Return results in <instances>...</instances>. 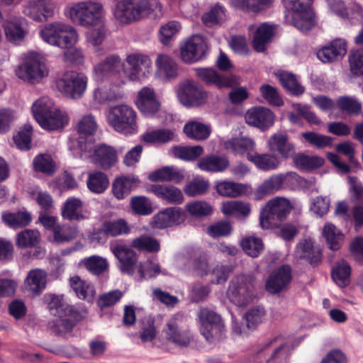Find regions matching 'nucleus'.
<instances>
[{"label": "nucleus", "instance_id": "nucleus-1", "mask_svg": "<svg viewBox=\"0 0 363 363\" xmlns=\"http://www.w3.org/2000/svg\"><path fill=\"white\" fill-rule=\"evenodd\" d=\"M32 112L41 128L49 130L62 129L67 124L68 118L57 108L48 97H41L32 106Z\"/></svg>", "mask_w": 363, "mask_h": 363}, {"label": "nucleus", "instance_id": "nucleus-2", "mask_svg": "<svg viewBox=\"0 0 363 363\" xmlns=\"http://www.w3.org/2000/svg\"><path fill=\"white\" fill-rule=\"evenodd\" d=\"M108 58H112L113 62L108 63L113 74L123 72L129 80L140 81L145 79L151 70V60L147 55L143 54H130L126 57V62L130 66L128 69H125L124 62L118 55H110Z\"/></svg>", "mask_w": 363, "mask_h": 363}, {"label": "nucleus", "instance_id": "nucleus-3", "mask_svg": "<svg viewBox=\"0 0 363 363\" xmlns=\"http://www.w3.org/2000/svg\"><path fill=\"white\" fill-rule=\"evenodd\" d=\"M136 111L130 106L119 104L109 108L107 121L117 133L128 136L138 131Z\"/></svg>", "mask_w": 363, "mask_h": 363}, {"label": "nucleus", "instance_id": "nucleus-4", "mask_svg": "<svg viewBox=\"0 0 363 363\" xmlns=\"http://www.w3.org/2000/svg\"><path fill=\"white\" fill-rule=\"evenodd\" d=\"M152 11L150 0H120L115 5L113 15L120 23L130 25L147 18Z\"/></svg>", "mask_w": 363, "mask_h": 363}, {"label": "nucleus", "instance_id": "nucleus-5", "mask_svg": "<svg viewBox=\"0 0 363 363\" xmlns=\"http://www.w3.org/2000/svg\"><path fill=\"white\" fill-rule=\"evenodd\" d=\"M291 339L277 336L261 344L254 356L255 360L265 363H286L291 350Z\"/></svg>", "mask_w": 363, "mask_h": 363}, {"label": "nucleus", "instance_id": "nucleus-6", "mask_svg": "<svg viewBox=\"0 0 363 363\" xmlns=\"http://www.w3.org/2000/svg\"><path fill=\"white\" fill-rule=\"evenodd\" d=\"M313 0H282L288 12L286 17L291 15L290 23L302 32L309 30L315 24L314 14L311 10Z\"/></svg>", "mask_w": 363, "mask_h": 363}, {"label": "nucleus", "instance_id": "nucleus-7", "mask_svg": "<svg viewBox=\"0 0 363 363\" xmlns=\"http://www.w3.org/2000/svg\"><path fill=\"white\" fill-rule=\"evenodd\" d=\"M199 330L210 343L223 339L226 329L221 316L208 308H201L197 313Z\"/></svg>", "mask_w": 363, "mask_h": 363}, {"label": "nucleus", "instance_id": "nucleus-8", "mask_svg": "<svg viewBox=\"0 0 363 363\" xmlns=\"http://www.w3.org/2000/svg\"><path fill=\"white\" fill-rule=\"evenodd\" d=\"M40 35L44 41L61 48H72L77 38L72 26L60 22L46 24Z\"/></svg>", "mask_w": 363, "mask_h": 363}, {"label": "nucleus", "instance_id": "nucleus-9", "mask_svg": "<svg viewBox=\"0 0 363 363\" xmlns=\"http://www.w3.org/2000/svg\"><path fill=\"white\" fill-rule=\"evenodd\" d=\"M291 206L284 198H276L267 202L261 210L259 225L262 229H269L276 226L290 213Z\"/></svg>", "mask_w": 363, "mask_h": 363}, {"label": "nucleus", "instance_id": "nucleus-10", "mask_svg": "<svg viewBox=\"0 0 363 363\" xmlns=\"http://www.w3.org/2000/svg\"><path fill=\"white\" fill-rule=\"evenodd\" d=\"M253 288L254 277L252 275L239 274L230 281L227 296L236 306H246L252 298Z\"/></svg>", "mask_w": 363, "mask_h": 363}, {"label": "nucleus", "instance_id": "nucleus-11", "mask_svg": "<svg viewBox=\"0 0 363 363\" xmlns=\"http://www.w3.org/2000/svg\"><path fill=\"white\" fill-rule=\"evenodd\" d=\"M88 78L82 73L69 71L56 81L57 90L65 97L79 99L86 89Z\"/></svg>", "mask_w": 363, "mask_h": 363}, {"label": "nucleus", "instance_id": "nucleus-12", "mask_svg": "<svg viewBox=\"0 0 363 363\" xmlns=\"http://www.w3.org/2000/svg\"><path fill=\"white\" fill-rule=\"evenodd\" d=\"M101 9L100 4L79 2L69 9V16L74 23L79 26H95L101 21Z\"/></svg>", "mask_w": 363, "mask_h": 363}, {"label": "nucleus", "instance_id": "nucleus-13", "mask_svg": "<svg viewBox=\"0 0 363 363\" xmlns=\"http://www.w3.org/2000/svg\"><path fill=\"white\" fill-rule=\"evenodd\" d=\"M185 323L184 314L177 313L171 318L163 330L168 340L182 347H188L192 340L191 333L185 327Z\"/></svg>", "mask_w": 363, "mask_h": 363}, {"label": "nucleus", "instance_id": "nucleus-14", "mask_svg": "<svg viewBox=\"0 0 363 363\" xmlns=\"http://www.w3.org/2000/svg\"><path fill=\"white\" fill-rule=\"evenodd\" d=\"M18 78L34 82L47 75L45 65L43 58L37 53H33L16 71Z\"/></svg>", "mask_w": 363, "mask_h": 363}, {"label": "nucleus", "instance_id": "nucleus-15", "mask_svg": "<svg viewBox=\"0 0 363 363\" xmlns=\"http://www.w3.org/2000/svg\"><path fill=\"white\" fill-rule=\"evenodd\" d=\"M177 96L184 106L197 107L205 104L207 94L193 81L186 80L181 84Z\"/></svg>", "mask_w": 363, "mask_h": 363}, {"label": "nucleus", "instance_id": "nucleus-16", "mask_svg": "<svg viewBox=\"0 0 363 363\" xmlns=\"http://www.w3.org/2000/svg\"><path fill=\"white\" fill-rule=\"evenodd\" d=\"M292 280L291 268L283 264L273 271L265 282V289L271 294H277L286 290Z\"/></svg>", "mask_w": 363, "mask_h": 363}, {"label": "nucleus", "instance_id": "nucleus-17", "mask_svg": "<svg viewBox=\"0 0 363 363\" xmlns=\"http://www.w3.org/2000/svg\"><path fill=\"white\" fill-rule=\"evenodd\" d=\"M206 49L203 38L201 35H194L181 45L182 60L189 64L198 62L205 55Z\"/></svg>", "mask_w": 363, "mask_h": 363}, {"label": "nucleus", "instance_id": "nucleus-18", "mask_svg": "<svg viewBox=\"0 0 363 363\" xmlns=\"http://www.w3.org/2000/svg\"><path fill=\"white\" fill-rule=\"evenodd\" d=\"M76 128L79 134L77 138L79 148L82 152H89L91 149L93 135L97 128L94 116H84L77 123Z\"/></svg>", "mask_w": 363, "mask_h": 363}, {"label": "nucleus", "instance_id": "nucleus-19", "mask_svg": "<svg viewBox=\"0 0 363 363\" xmlns=\"http://www.w3.org/2000/svg\"><path fill=\"white\" fill-rule=\"evenodd\" d=\"M135 105L145 116H152L159 111V101L153 89L143 87L138 94Z\"/></svg>", "mask_w": 363, "mask_h": 363}, {"label": "nucleus", "instance_id": "nucleus-20", "mask_svg": "<svg viewBox=\"0 0 363 363\" xmlns=\"http://www.w3.org/2000/svg\"><path fill=\"white\" fill-rule=\"evenodd\" d=\"M112 252L119 261L121 272L133 275L137 267V253L132 249L123 245L115 246L112 249Z\"/></svg>", "mask_w": 363, "mask_h": 363}, {"label": "nucleus", "instance_id": "nucleus-21", "mask_svg": "<svg viewBox=\"0 0 363 363\" xmlns=\"http://www.w3.org/2000/svg\"><path fill=\"white\" fill-rule=\"evenodd\" d=\"M347 52L345 40L337 38L318 50L317 57L323 62H332L341 59Z\"/></svg>", "mask_w": 363, "mask_h": 363}, {"label": "nucleus", "instance_id": "nucleus-22", "mask_svg": "<svg viewBox=\"0 0 363 363\" xmlns=\"http://www.w3.org/2000/svg\"><path fill=\"white\" fill-rule=\"evenodd\" d=\"M245 118L248 124L262 130L272 126L274 122L273 112L269 108L262 106L252 108L249 110Z\"/></svg>", "mask_w": 363, "mask_h": 363}, {"label": "nucleus", "instance_id": "nucleus-23", "mask_svg": "<svg viewBox=\"0 0 363 363\" xmlns=\"http://www.w3.org/2000/svg\"><path fill=\"white\" fill-rule=\"evenodd\" d=\"M92 160L97 167L106 170L116 163L117 152L113 147L100 144L94 147Z\"/></svg>", "mask_w": 363, "mask_h": 363}, {"label": "nucleus", "instance_id": "nucleus-24", "mask_svg": "<svg viewBox=\"0 0 363 363\" xmlns=\"http://www.w3.org/2000/svg\"><path fill=\"white\" fill-rule=\"evenodd\" d=\"M295 255L297 258L306 259L313 266H317L321 261V250L314 246L310 238L299 241L296 247Z\"/></svg>", "mask_w": 363, "mask_h": 363}, {"label": "nucleus", "instance_id": "nucleus-25", "mask_svg": "<svg viewBox=\"0 0 363 363\" xmlns=\"http://www.w3.org/2000/svg\"><path fill=\"white\" fill-rule=\"evenodd\" d=\"M52 12V8L47 0H30L23 9L26 16L39 22L46 21Z\"/></svg>", "mask_w": 363, "mask_h": 363}, {"label": "nucleus", "instance_id": "nucleus-26", "mask_svg": "<svg viewBox=\"0 0 363 363\" xmlns=\"http://www.w3.org/2000/svg\"><path fill=\"white\" fill-rule=\"evenodd\" d=\"M196 75L206 84H213L218 88L230 87L233 78L218 74L213 68H194Z\"/></svg>", "mask_w": 363, "mask_h": 363}, {"label": "nucleus", "instance_id": "nucleus-27", "mask_svg": "<svg viewBox=\"0 0 363 363\" xmlns=\"http://www.w3.org/2000/svg\"><path fill=\"white\" fill-rule=\"evenodd\" d=\"M268 145L272 152H278L284 158H289L295 155V146L289 141V136L286 133L274 134L269 138Z\"/></svg>", "mask_w": 363, "mask_h": 363}, {"label": "nucleus", "instance_id": "nucleus-28", "mask_svg": "<svg viewBox=\"0 0 363 363\" xmlns=\"http://www.w3.org/2000/svg\"><path fill=\"white\" fill-rule=\"evenodd\" d=\"M138 177L131 176H123L115 179L112 184L111 191L118 200H122L128 196L133 189L140 184Z\"/></svg>", "mask_w": 363, "mask_h": 363}, {"label": "nucleus", "instance_id": "nucleus-29", "mask_svg": "<svg viewBox=\"0 0 363 363\" xmlns=\"http://www.w3.org/2000/svg\"><path fill=\"white\" fill-rule=\"evenodd\" d=\"M285 181H289L286 174H275L264 180L254 193L256 200H261L265 196L273 194L279 190Z\"/></svg>", "mask_w": 363, "mask_h": 363}, {"label": "nucleus", "instance_id": "nucleus-30", "mask_svg": "<svg viewBox=\"0 0 363 363\" xmlns=\"http://www.w3.org/2000/svg\"><path fill=\"white\" fill-rule=\"evenodd\" d=\"M82 201L75 197L68 198L62 208V217L69 221H81L88 218L84 214Z\"/></svg>", "mask_w": 363, "mask_h": 363}, {"label": "nucleus", "instance_id": "nucleus-31", "mask_svg": "<svg viewBox=\"0 0 363 363\" xmlns=\"http://www.w3.org/2000/svg\"><path fill=\"white\" fill-rule=\"evenodd\" d=\"M274 34V27L267 23H262L256 30L253 38V48L257 52L265 50Z\"/></svg>", "mask_w": 363, "mask_h": 363}, {"label": "nucleus", "instance_id": "nucleus-32", "mask_svg": "<svg viewBox=\"0 0 363 363\" xmlns=\"http://www.w3.org/2000/svg\"><path fill=\"white\" fill-rule=\"evenodd\" d=\"M221 211L225 216L243 220L250 215L251 208L248 203L240 201H228L222 203Z\"/></svg>", "mask_w": 363, "mask_h": 363}, {"label": "nucleus", "instance_id": "nucleus-33", "mask_svg": "<svg viewBox=\"0 0 363 363\" xmlns=\"http://www.w3.org/2000/svg\"><path fill=\"white\" fill-rule=\"evenodd\" d=\"M197 165L203 171L220 172L227 169L229 161L223 156L209 155L201 159Z\"/></svg>", "mask_w": 363, "mask_h": 363}, {"label": "nucleus", "instance_id": "nucleus-34", "mask_svg": "<svg viewBox=\"0 0 363 363\" xmlns=\"http://www.w3.org/2000/svg\"><path fill=\"white\" fill-rule=\"evenodd\" d=\"M203 152V149L200 145L183 146L176 145L168 150V154L175 158L184 161H193L199 157Z\"/></svg>", "mask_w": 363, "mask_h": 363}, {"label": "nucleus", "instance_id": "nucleus-35", "mask_svg": "<svg viewBox=\"0 0 363 363\" xmlns=\"http://www.w3.org/2000/svg\"><path fill=\"white\" fill-rule=\"evenodd\" d=\"M2 220L9 227L17 229L28 225L32 221V216L27 211L6 212L2 215Z\"/></svg>", "mask_w": 363, "mask_h": 363}, {"label": "nucleus", "instance_id": "nucleus-36", "mask_svg": "<svg viewBox=\"0 0 363 363\" xmlns=\"http://www.w3.org/2000/svg\"><path fill=\"white\" fill-rule=\"evenodd\" d=\"M248 160L263 171L276 169L280 164L278 157L271 154H259L257 152L248 154Z\"/></svg>", "mask_w": 363, "mask_h": 363}, {"label": "nucleus", "instance_id": "nucleus-37", "mask_svg": "<svg viewBox=\"0 0 363 363\" xmlns=\"http://www.w3.org/2000/svg\"><path fill=\"white\" fill-rule=\"evenodd\" d=\"M33 169L47 176L52 175L56 171V164L50 155L40 153L33 160Z\"/></svg>", "mask_w": 363, "mask_h": 363}, {"label": "nucleus", "instance_id": "nucleus-38", "mask_svg": "<svg viewBox=\"0 0 363 363\" xmlns=\"http://www.w3.org/2000/svg\"><path fill=\"white\" fill-rule=\"evenodd\" d=\"M184 133L189 138L202 140L208 138L211 133V127L197 121H189L184 126Z\"/></svg>", "mask_w": 363, "mask_h": 363}, {"label": "nucleus", "instance_id": "nucleus-39", "mask_svg": "<svg viewBox=\"0 0 363 363\" xmlns=\"http://www.w3.org/2000/svg\"><path fill=\"white\" fill-rule=\"evenodd\" d=\"M332 279L340 287H345L350 283L351 267L345 260L335 263L331 271Z\"/></svg>", "mask_w": 363, "mask_h": 363}, {"label": "nucleus", "instance_id": "nucleus-40", "mask_svg": "<svg viewBox=\"0 0 363 363\" xmlns=\"http://www.w3.org/2000/svg\"><path fill=\"white\" fill-rule=\"evenodd\" d=\"M248 189L247 185L234 182L223 181L216 184L217 192L221 196L228 197L246 195L248 193Z\"/></svg>", "mask_w": 363, "mask_h": 363}, {"label": "nucleus", "instance_id": "nucleus-41", "mask_svg": "<svg viewBox=\"0 0 363 363\" xmlns=\"http://www.w3.org/2000/svg\"><path fill=\"white\" fill-rule=\"evenodd\" d=\"M173 121L172 114L160 109V123L168 126L167 128L160 127V143L178 140L176 129L171 126Z\"/></svg>", "mask_w": 363, "mask_h": 363}, {"label": "nucleus", "instance_id": "nucleus-42", "mask_svg": "<svg viewBox=\"0 0 363 363\" xmlns=\"http://www.w3.org/2000/svg\"><path fill=\"white\" fill-rule=\"evenodd\" d=\"M323 235L330 250L335 251L341 247L344 235L335 225L330 223H326L323 230Z\"/></svg>", "mask_w": 363, "mask_h": 363}, {"label": "nucleus", "instance_id": "nucleus-43", "mask_svg": "<svg viewBox=\"0 0 363 363\" xmlns=\"http://www.w3.org/2000/svg\"><path fill=\"white\" fill-rule=\"evenodd\" d=\"M101 225L102 231L110 237H117L130 232L129 225L123 218L105 220Z\"/></svg>", "mask_w": 363, "mask_h": 363}, {"label": "nucleus", "instance_id": "nucleus-44", "mask_svg": "<svg viewBox=\"0 0 363 363\" xmlns=\"http://www.w3.org/2000/svg\"><path fill=\"white\" fill-rule=\"evenodd\" d=\"M255 143L249 138H232L225 143V147L239 154H254Z\"/></svg>", "mask_w": 363, "mask_h": 363}, {"label": "nucleus", "instance_id": "nucleus-45", "mask_svg": "<svg viewBox=\"0 0 363 363\" xmlns=\"http://www.w3.org/2000/svg\"><path fill=\"white\" fill-rule=\"evenodd\" d=\"M86 184L91 192L101 194L108 188L109 180L105 173L96 171L89 174Z\"/></svg>", "mask_w": 363, "mask_h": 363}, {"label": "nucleus", "instance_id": "nucleus-46", "mask_svg": "<svg viewBox=\"0 0 363 363\" xmlns=\"http://www.w3.org/2000/svg\"><path fill=\"white\" fill-rule=\"evenodd\" d=\"M6 40L14 45H19L23 41L27 31L18 23L6 21L4 24Z\"/></svg>", "mask_w": 363, "mask_h": 363}, {"label": "nucleus", "instance_id": "nucleus-47", "mask_svg": "<svg viewBox=\"0 0 363 363\" xmlns=\"http://www.w3.org/2000/svg\"><path fill=\"white\" fill-rule=\"evenodd\" d=\"M130 246L140 252L154 253L159 250V241L147 235L132 240Z\"/></svg>", "mask_w": 363, "mask_h": 363}, {"label": "nucleus", "instance_id": "nucleus-48", "mask_svg": "<svg viewBox=\"0 0 363 363\" xmlns=\"http://www.w3.org/2000/svg\"><path fill=\"white\" fill-rule=\"evenodd\" d=\"M183 214L180 208L171 207L160 211V228L178 225L183 221Z\"/></svg>", "mask_w": 363, "mask_h": 363}, {"label": "nucleus", "instance_id": "nucleus-49", "mask_svg": "<svg viewBox=\"0 0 363 363\" xmlns=\"http://www.w3.org/2000/svg\"><path fill=\"white\" fill-rule=\"evenodd\" d=\"M44 301L48 305L50 314L59 318H63V311L65 310L67 304L64 301L63 295L55 294H47L44 296Z\"/></svg>", "mask_w": 363, "mask_h": 363}, {"label": "nucleus", "instance_id": "nucleus-50", "mask_svg": "<svg viewBox=\"0 0 363 363\" xmlns=\"http://www.w3.org/2000/svg\"><path fill=\"white\" fill-rule=\"evenodd\" d=\"M337 108L351 116H357L362 111V104L352 96H340L337 100Z\"/></svg>", "mask_w": 363, "mask_h": 363}, {"label": "nucleus", "instance_id": "nucleus-51", "mask_svg": "<svg viewBox=\"0 0 363 363\" xmlns=\"http://www.w3.org/2000/svg\"><path fill=\"white\" fill-rule=\"evenodd\" d=\"M231 4L245 11L258 13L268 8L272 0H230Z\"/></svg>", "mask_w": 363, "mask_h": 363}, {"label": "nucleus", "instance_id": "nucleus-52", "mask_svg": "<svg viewBox=\"0 0 363 363\" xmlns=\"http://www.w3.org/2000/svg\"><path fill=\"white\" fill-rule=\"evenodd\" d=\"M40 241V233L36 230L26 229L16 235V244L19 248L36 246Z\"/></svg>", "mask_w": 363, "mask_h": 363}, {"label": "nucleus", "instance_id": "nucleus-53", "mask_svg": "<svg viewBox=\"0 0 363 363\" xmlns=\"http://www.w3.org/2000/svg\"><path fill=\"white\" fill-rule=\"evenodd\" d=\"M294 162L296 167L301 170H312L322 166L324 160L320 157L300 153L294 157Z\"/></svg>", "mask_w": 363, "mask_h": 363}, {"label": "nucleus", "instance_id": "nucleus-54", "mask_svg": "<svg viewBox=\"0 0 363 363\" xmlns=\"http://www.w3.org/2000/svg\"><path fill=\"white\" fill-rule=\"evenodd\" d=\"M26 282L30 291L35 294L40 293L46 286V274L40 269L29 272Z\"/></svg>", "mask_w": 363, "mask_h": 363}, {"label": "nucleus", "instance_id": "nucleus-55", "mask_svg": "<svg viewBox=\"0 0 363 363\" xmlns=\"http://www.w3.org/2000/svg\"><path fill=\"white\" fill-rule=\"evenodd\" d=\"M243 251L252 257H257L264 249L262 240L255 236H247L240 241Z\"/></svg>", "mask_w": 363, "mask_h": 363}, {"label": "nucleus", "instance_id": "nucleus-56", "mask_svg": "<svg viewBox=\"0 0 363 363\" xmlns=\"http://www.w3.org/2000/svg\"><path fill=\"white\" fill-rule=\"evenodd\" d=\"M279 79L281 85L293 95H300L304 92V87L297 81L295 75L287 72H281Z\"/></svg>", "mask_w": 363, "mask_h": 363}, {"label": "nucleus", "instance_id": "nucleus-57", "mask_svg": "<svg viewBox=\"0 0 363 363\" xmlns=\"http://www.w3.org/2000/svg\"><path fill=\"white\" fill-rule=\"evenodd\" d=\"M33 128L30 125H25L15 135L13 142L18 149L28 151L31 148V137Z\"/></svg>", "mask_w": 363, "mask_h": 363}, {"label": "nucleus", "instance_id": "nucleus-58", "mask_svg": "<svg viewBox=\"0 0 363 363\" xmlns=\"http://www.w3.org/2000/svg\"><path fill=\"white\" fill-rule=\"evenodd\" d=\"M130 205L134 214L138 216H149L152 211V203L144 196H133Z\"/></svg>", "mask_w": 363, "mask_h": 363}, {"label": "nucleus", "instance_id": "nucleus-59", "mask_svg": "<svg viewBox=\"0 0 363 363\" xmlns=\"http://www.w3.org/2000/svg\"><path fill=\"white\" fill-rule=\"evenodd\" d=\"M186 211L192 216L202 218L211 215L213 212L212 206L205 201H194L186 204Z\"/></svg>", "mask_w": 363, "mask_h": 363}, {"label": "nucleus", "instance_id": "nucleus-60", "mask_svg": "<svg viewBox=\"0 0 363 363\" xmlns=\"http://www.w3.org/2000/svg\"><path fill=\"white\" fill-rule=\"evenodd\" d=\"M301 135L310 145L318 149L325 148L333 144L332 138L315 132H303Z\"/></svg>", "mask_w": 363, "mask_h": 363}, {"label": "nucleus", "instance_id": "nucleus-61", "mask_svg": "<svg viewBox=\"0 0 363 363\" xmlns=\"http://www.w3.org/2000/svg\"><path fill=\"white\" fill-rule=\"evenodd\" d=\"M208 182L201 177H195L184 187V193L189 196L203 194L208 189Z\"/></svg>", "mask_w": 363, "mask_h": 363}, {"label": "nucleus", "instance_id": "nucleus-62", "mask_svg": "<svg viewBox=\"0 0 363 363\" xmlns=\"http://www.w3.org/2000/svg\"><path fill=\"white\" fill-rule=\"evenodd\" d=\"M225 17V9L220 4L213 6L208 12L202 16L203 23L207 26H213L220 23Z\"/></svg>", "mask_w": 363, "mask_h": 363}, {"label": "nucleus", "instance_id": "nucleus-63", "mask_svg": "<svg viewBox=\"0 0 363 363\" xmlns=\"http://www.w3.org/2000/svg\"><path fill=\"white\" fill-rule=\"evenodd\" d=\"M160 197L169 203H181L184 200L182 191L170 185H160Z\"/></svg>", "mask_w": 363, "mask_h": 363}, {"label": "nucleus", "instance_id": "nucleus-64", "mask_svg": "<svg viewBox=\"0 0 363 363\" xmlns=\"http://www.w3.org/2000/svg\"><path fill=\"white\" fill-rule=\"evenodd\" d=\"M184 178V172L174 166L160 167V181L181 183Z\"/></svg>", "mask_w": 363, "mask_h": 363}]
</instances>
